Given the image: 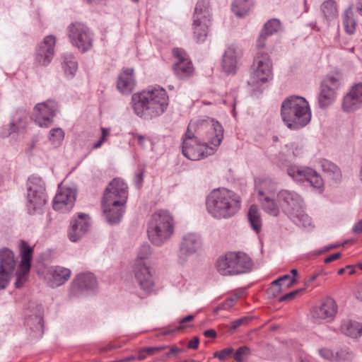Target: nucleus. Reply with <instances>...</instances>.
Here are the masks:
<instances>
[{
    "label": "nucleus",
    "mask_w": 362,
    "mask_h": 362,
    "mask_svg": "<svg viewBox=\"0 0 362 362\" xmlns=\"http://www.w3.org/2000/svg\"><path fill=\"white\" fill-rule=\"evenodd\" d=\"M168 100L165 90L160 86L135 93L132 97L135 114L145 119H150L163 114L167 109Z\"/></svg>",
    "instance_id": "nucleus-1"
},
{
    "label": "nucleus",
    "mask_w": 362,
    "mask_h": 362,
    "mask_svg": "<svg viewBox=\"0 0 362 362\" xmlns=\"http://www.w3.org/2000/svg\"><path fill=\"white\" fill-rule=\"evenodd\" d=\"M206 206L214 218L228 219L240 209L241 198L235 192L220 187L212 190L206 197Z\"/></svg>",
    "instance_id": "nucleus-2"
},
{
    "label": "nucleus",
    "mask_w": 362,
    "mask_h": 362,
    "mask_svg": "<svg viewBox=\"0 0 362 362\" xmlns=\"http://www.w3.org/2000/svg\"><path fill=\"white\" fill-rule=\"evenodd\" d=\"M281 115L288 128L299 129L306 126L311 119L308 102L303 97L292 95L281 103Z\"/></svg>",
    "instance_id": "nucleus-3"
},
{
    "label": "nucleus",
    "mask_w": 362,
    "mask_h": 362,
    "mask_svg": "<svg viewBox=\"0 0 362 362\" xmlns=\"http://www.w3.org/2000/svg\"><path fill=\"white\" fill-rule=\"evenodd\" d=\"M174 230L175 221L169 211L160 209L151 215L147 226V235L153 245H163L170 240Z\"/></svg>",
    "instance_id": "nucleus-4"
},
{
    "label": "nucleus",
    "mask_w": 362,
    "mask_h": 362,
    "mask_svg": "<svg viewBox=\"0 0 362 362\" xmlns=\"http://www.w3.org/2000/svg\"><path fill=\"white\" fill-rule=\"evenodd\" d=\"M192 124H194L196 134L207 146L206 155L214 154L223 139V128L221 124L211 118L199 120Z\"/></svg>",
    "instance_id": "nucleus-5"
},
{
    "label": "nucleus",
    "mask_w": 362,
    "mask_h": 362,
    "mask_svg": "<svg viewBox=\"0 0 362 362\" xmlns=\"http://www.w3.org/2000/svg\"><path fill=\"white\" fill-rule=\"evenodd\" d=\"M216 267L222 276L238 275L249 272L252 267V261L244 252H228L218 259Z\"/></svg>",
    "instance_id": "nucleus-6"
},
{
    "label": "nucleus",
    "mask_w": 362,
    "mask_h": 362,
    "mask_svg": "<svg viewBox=\"0 0 362 362\" xmlns=\"http://www.w3.org/2000/svg\"><path fill=\"white\" fill-rule=\"evenodd\" d=\"M151 255V246L147 243L143 244L139 250L133 269L136 282L147 293L151 292L154 286L153 274L146 262Z\"/></svg>",
    "instance_id": "nucleus-7"
},
{
    "label": "nucleus",
    "mask_w": 362,
    "mask_h": 362,
    "mask_svg": "<svg viewBox=\"0 0 362 362\" xmlns=\"http://www.w3.org/2000/svg\"><path fill=\"white\" fill-rule=\"evenodd\" d=\"M28 211L30 214H42L47 202L45 183L37 177H29L27 182Z\"/></svg>",
    "instance_id": "nucleus-8"
},
{
    "label": "nucleus",
    "mask_w": 362,
    "mask_h": 362,
    "mask_svg": "<svg viewBox=\"0 0 362 362\" xmlns=\"http://www.w3.org/2000/svg\"><path fill=\"white\" fill-rule=\"evenodd\" d=\"M194 124L190 122L182 137V152L184 156L192 160H198L206 155L207 146L203 143L194 129Z\"/></svg>",
    "instance_id": "nucleus-9"
},
{
    "label": "nucleus",
    "mask_w": 362,
    "mask_h": 362,
    "mask_svg": "<svg viewBox=\"0 0 362 362\" xmlns=\"http://www.w3.org/2000/svg\"><path fill=\"white\" fill-rule=\"evenodd\" d=\"M272 62L266 52H257L251 68V74L247 84L254 88L267 82L272 78Z\"/></svg>",
    "instance_id": "nucleus-10"
},
{
    "label": "nucleus",
    "mask_w": 362,
    "mask_h": 362,
    "mask_svg": "<svg viewBox=\"0 0 362 362\" xmlns=\"http://www.w3.org/2000/svg\"><path fill=\"white\" fill-rule=\"evenodd\" d=\"M210 16L209 1H199L194 8L192 24L194 37L197 42H204L206 40L211 23Z\"/></svg>",
    "instance_id": "nucleus-11"
},
{
    "label": "nucleus",
    "mask_w": 362,
    "mask_h": 362,
    "mask_svg": "<svg viewBox=\"0 0 362 362\" xmlns=\"http://www.w3.org/2000/svg\"><path fill=\"white\" fill-rule=\"evenodd\" d=\"M128 187L121 178H114L106 187L101 202L106 209L111 205L125 204L128 197Z\"/></svg>",
    "instance_id": "nucleus-12"
},
{
    "label": "nucleus",
    "mask_w": 362,
    "mask_h": 362,
    "mask_svg": "<svg viewBox=\"0 0 362 362\" xmlns=\"http://www.w3.org/2000/svg\"><path fill=\"white\" fill-rule=\"evenodd\" d=\"M68 32L71 43L82 52H86L92 47L93 35L83 23H71L68 28Z\"/></svg>",
    "instance_id": "nucleus-13"
},
{
    "label": "nucleus",
    "mask_w": 362,
    "mask_h": 362,
    "mask_svg": "<svg viewBox=\"0 0 362 362\" xmlns=\"http://www.w3.org/2000/svg\"><path fill=\"white\" fill-rule=\"evenodd\" d=\"M276 197L281 209L288 217L296 216V214L304 206L303 198L294 191L281 190Z\"/></svg>",
    "instance_id": "nucleus-14"
},
{
    "label": "nucleus",
    "mask_w": 362,
    "mask_h": 362,
    "mask_svg": "<svg viewBox=\"0 0 362 362\" xmlns=\"http://www.w3.org/2000/svg\"><path fill=\"white\" fill-rule=\"evenodd\" d=\"M21 269L16 273V279L15 281V286L16 288H21L28 280V273L30 269V261L33 252V248L28 245L23 240L19 243Z\"/></svg>",
    "instance_id": "nucleus-15"
},
{
    "label": "nucleus",
    "mask_w": 362,
    "mask_h": 362,
    "mask_svg": "<svg viewBox=\"0 0 362 362\" xmlns=\"http://www.w3.org/2000/svg\"><path fill=\"white\" fill-rule=\"evenodd\" d=\"M35 122L41 127H48L58 111V105L54 100L37 103L34 108Z\"/></svg>",
    "instance_id": "nucleus-16"
},
{
    "label": "nucleus",
    "mask_w": 362,
    "mask_h": 362,
    "mask_svg": "<svg viewBox=\"0 0 362 362\" xmlns=\"http://www.w3.org/2000/svg\"><path fill=\"white\" fill-rule=\"evenodd\" d=\"M76 199V190L71 187L59 185L53 202L54 210L62 213L69 212Z\"/></svg>",
    "instance_id": "nucleus-17"
},
{
    "label": "nucleus",
    "mask_w": 362,
    "mask_h": 362,
    "mask_svg": "<svg viewBox=\"0 0 362 362\" xmlns=\"http://www.w3.org/2000/svg\"><path fill=\"white\" fill-rule=\"evenodd\" d=\"M337 313L336 302L332 298H327L313 308L311 317L316 323L329 322L334 320Z\"/></svg>",
    "instance_id": "nucleus-18"
},
{
    "label": "nucleus",
    "mask_w": 362,
    "mask_h": 362,
    "mask_svg": "<svg viewBox=\"0 0 362 362\" xmlns=\"http://www.w3.org/2000/svg\"><path fill=\"white\" fill-rule=\"evenodd\" d=\"M243 51L236 44H230L226 49L221 60L223 71L228 75L235 74L238 70Z\"/></svg>",
    "instance_id": "nucleus-19"
},
{
    "label": "nucleus",
    "mask_w": 362,
    "mask_h": 362,
    "mask_svg": "<svg viewBox=\"0 0 362 362\" xmlns=\"http://www.w3.org/2000/svg\"><path fill=\"white\" fill-rule=\"evenodd\" d=\"M56 38L54 35L46 36L36 47L35 62L40 66H47L53 59Z\"/></svg>",
    "instance_id": "nucleus-20"
},
{
    "label": "nucleus",
    "mask_w": 362,
    "mask_h": 362,
    "mask_svg": "<svg viewBox=\"0 0 362 362\" xmlns=\"http://www.w3.org/2000/svg\"><path fill=\"white\" fill-rule=\"evenodd\" d=\"M98 285L96 277L90 272L78 274L74 279L71 288L70 296H79L84 292L94 290Z\"/></svg>",
    "instance_id": "nucleus-21"
},
{
    "label": "nucleus",
    "mask_w": 362,
    "mask_h": 362,
    "mask_svg": "<svg viewBox=\"0 0 362 362\" xmlns=\"http://www.w3.org/2000/svg\"><path fill=\"white\" fill-rule=\"evenodd\" d=\"M202 247V240L196 233L185 235L180 243L179 262L183 264L187 257L196 253Z\"/></svg>",
    "instance_id": "nucleus-22"
},
{
    "label": "nucleus",
    "mask_w": 362,
    "mask_h": 362,
    "mask_svg": "<svg viewBox=\"0 0 362 362\" xmlns=\"http://www.w3.org/2000/svg\"><path fill=\"white\" fill-rule=\"evenodd\" d=\"M173 54L177 62H175L173 70L175 74L179 78H186L190 76L193 72L192 62L187 58L185 52L180 48H175L173 50Z\"/></svg>",
    "instance_id": "nucleus-23"
},
{
    "label": "nucleus",
    "mask_w": 362,
    "mask_h": 362,
    "mask_svg": "<svg viewBox=\"0 0 362 362\" xmlns=\"http://www.w3.org/2000/svg\"><path fill=\"white\" fill-rule=\"evenodd\" d=\"M90 226V217L84 213H79L76 218L71 221L69 238L71 242L78 241L88 230Z\"/></svg>",
    "instance_id": "nucleus-24"
},
{
    "label": "nucleus",
    "mask_w": 362,
    "mask_h": 362,
    "mask_svg": "<svg viewBox=\"0 0 362 362\" xmlns=\"http://www.w3.org/2000/svg\"><path fill=\"white\" fill-rule=\"evenodd\" d=\"M362 105V83L355 84L344 95L342 103L344 111L350 112Z\"/></svg>",
    "instance_id": "nucleus-25"
},
{
    "label": "nucleus",
    "mask_w": 362,
    "mask_h": 362,
    "mask_svg": "<svg viewBox=\"0 0 362 362\" xmlns=\"http://www.w3.org/2000/svg\"><path fill=\"white\" fill-rule=\"evenodd\" d=\"M33 313L30 315L25 320V324L35 333L36 337H41L43 334V313L42 305H36L33 308Z\"/></svg>",
    "instance_id": "nucleus-26"
},
{
    "label": "nucleus",
    "mask_w": 362,
    "mask_h": 362,
    "mask_svg": "<svg viewBox=\"0 0 362 362\" xmlns=\"http://www.w3.org/2000/svg\"><path fill=\"white\" fill-rule=\"evenodd\" d=\"M134 69L132 68L124 69L118 77L117 89L122 93L129 94L134 90Z\"/></svg>",
    "instance_id": "nucleus-27"
},
{
    "label": "nucleus",
    "mask_w": 362,
    "mask_h": 362,
    "mask_svg": "<svg viewBox=\"0 0 362 362\" xmlns=\"http://www.w3.org/2000/svg\"><path fill=\"white\" fill-rule=\"evenodd\" d=\"M28 116L25 110H18L13 117L12 121L8 125L7 132L1 133L2 136L6 137L12 133L18 132L21 129L25 127L28 122Z\"/></svg>",
    "instance_id": "nucleus-28"
},
{
    "label": "nucleus",
    "mask_w": 362,
    "mask_h": 362,
    "mask_svg": "<svg viewBox=\"0 0 362 362\" xmlns=\"http://www.w3.org/2000/svg\"><path fill=\"white\" fill-rule=\"evenodd\" d=\"M258 199L266 213L275 217L279 215L281 208L279 204H278L262 189L258 190Z\"/></svg>",
    "instance_id": "nucleus-29"
},
{
    "label": "nucleus",
    "mask_w": 362,
    "mask_h": 362,
    "mask_svg": "<svg viewBox=\"0 0 362 362\" xmlns=\"http://www.w3.org/2000/svg\"><path fill=\"white\" fill-rule=\"evenodd\" d=\"M16 267L15 256L10 249L0 250V269L13 275Z\"/></svg>",
    "instance_id": "nucleus-30"
},
{
    "label": "nucleus",
    "mask_w": 362,
    "mask_h": 362,
    "mask_svg": "<svg viewBox=\"0 0 362 362\" xmlns=\"http://www.w3.org/2000/svg\"><path fill=\"white\" fill-rule=\"evenodd\" d=\"M50 276L49 281L51 286L57 287L68 281L71 276V271L69 269L57 266L50 270Z\"/></svg>",
    "instance_id": "nucleus-31"
},
{
    "label": "nucleus",
    "mask_w": 362,
    "mask_h": 362,
    "mask_svg": "<svg viewBox=\"0 0 362 362\" xmlns=\"http://www.w3.org/2000/svg\"><path fill=\"white\" fill-rule=\"evenodd\" d=\"M101 204L103 214L110 224H116L121 221L125 204H118L117 206L110 204L109 209H106L103 202H101Z\"/></svg>",
    "instance_id": "nucleus-32"
},
{
    "label": "nucleus",
    "mask_w": 362,
    "mask_h": 362,
    "mask_svg": "<svg viewBox=\"0 0 362 362\" xmlns=\"http://www.w3.org/2000/svg\"><path fill=\"white\" fill-rule=\"evenodd\" d=\"M343 334L352 338L362 336V324L351 320L344 321L341 325Z\"/></svg>",
    "instance_id": "nucleus-33"
},
{
    "label": "nucleus",
    "mask_w": 362,
    "mask_h": 362,
    "mask_svg": "<svg viewBox=\"0 0 362 362\" xmlns=\"http://www.w3.org/2000/svg\"><path fill=\"white\" fill-rule=\"evenodd\" d=\"M307 170L305 182H308L313 188L317 190L318 192L322 193L325 186L322 177L313 168H309Z\"/></svg>",
    "instance_id": "nucleus-34"
},
{
    "label": "nucleus",
    "mask_w": 362,
    "mask_h": 362,
    "mask_svg": "<svg viewBox=\"0 0 362 362\" xmlns=\"http://www.w3.org/2000/svg\"><path fill=\"white\" fill-rule=\"evenodd\" d=\"M247 216L252 229L257 233H259L262 229V217L258 207L255 205H252L249 209Z\"/></svg>",
    "instance_id": "nucleus-35"
},
{
    "label": "nucleus",
    "mask_w": 362,
    "mask_h": 362,
    "mask_svg": "<svg viewBox=\"0 0 362 362\" xmlns=\"http://www.w3.org/2000/svg\"><path fill=\"white\" fill-rule=\"evenodd\" d=\"M62 66L65 74L70 76L74 77L78 69V63L75 57L69 53L64 54L62 56Z\"/></svg>",
    "instance_id": "nucleus-36"
},
{
    "label": "nucleus",
    "mask_w": 362,
    "mask_h": 362,
    "mask_svg": "<svg viewBox=\"0 0 362 362\" xmlns=\"http://www.w3.org/2000/svg\"><path fill=\"white\" fill-rule=\"evenodd\" d=\"M252 6L251 0H233L232 11L237 16L244 17L249 13Z\"/></svg>",
    "instance_id": "nucleus-37"
},
{
    "label": "nucleus",
    "mask_w": 362,
    "mask_h": 362,
    "mask_svg": "<svg viewBox=\"0 0 362 362\" xmlns=\"http://www.w3.org/2000/svg\"><path fill=\"white\" fill-rule=\"evenodd\" d=\"M308 168L309 167L292 165L287 168V173L296 182L304 183Z\"/></svg>",
    "instance_id": "nucleus-38"
},
{
    "label": "nucleus",
    "mask_w": 362,
    "mask_h": 362,
    "mask_svg": "<svg viewBox=\"0 0 362 362\" xmlns=\"http://www.w3.org/2000/svg\"><path fill=\"white\" fill-rule=\"evenodd\" d=\"M336 96L337 95L334 92L321 87L318 95L319 107L322 109L327 107L334 101Z\"/></svg>",
    "instance_id": "nucleus-39"
},
{
    "label": "nucleus",
    "mask_w": 362,
    "mask_h": 362,
    "mask_svg": "<svg viewBox=\"0 0 362 362\" xmlns=\"http://www.w3.org/2000/svg\"><path fill=\"white\" fill-rule=\"evenodd\" d=\"M321 11L327 22L334 20L337 16L336 3L332 0L325 1L321 6Z\"/></svg>",
    "instance_id": "nucleus-40"
},
{
    "label": "nucleus",
    "mask_w": 362,
    "mask_h": 362,
    "mask_svg": "<svg viewBox=\"0 0 362 362\" xmlns=\"http://www.w3.org/2000/svg\"><path fill=\"white\" fill-rule=\"evenodd\" d=\"M322 170L327 174L333 180H339L341 177V171L339 168L333 163L328 160H322L320 161Z\"/></svg>",
    "instance_id": "nucleus-41"
},
{
    "label": "nucleus",
    "mask_w": 362,
    "mask_h": 362,
    "mask_svg": "<svg viewBox=\"0 0 362 362\" xmlns=\"http://www.w3.org/2000/svg\"><path fill=\"white\" fill-rule=\"evenodd\" d=\"M296 216L288 218L296 225L301 226L304 228L311 226L312 221L309 216L305 212L304 206L300 209V211L296 214Z\"/></svg>",
    "instance_id": "nucleus-42"
},
{
    "label": "nucleus",
    "mask_w": 362,
    "mask_h": 362,
    "mask_svg": "<svg viewBox=\"0 0 362 362\" xmlns=\"http://www.w3.org/2000/svg\"><path fill=\"white\" fill-rule=\"evenodd\" d=\"M343 24L345 30L349 34H353L356 30V22L353 18V13L351 8H349L344 13Z\"/></svg>",
    "instance_id": "nucleus-43"
},
{
    "label": "nucleus",
    "mask_w": 362,
    "mask_h": 362,
    "mask_svg": "<svg viewBox=\"0 0 362 362\" xmlns=\"http://www.w3.org/2000/svg\"><path fill=\"white\" fill-rule=\"evenodd\" d=\"M340 86L341 83L339 79L334 76H327L321 84V87L334 92L336 94Z\"/></svg>",
    "instance_id": "nucleus-44"
},
{
    "label": "nucleus",
    "mask_w": 362,
    "mask_h": 362,
    "mask_svg": "<svg viewBox=\"0 0 362 362\" xmlns=\"http://www.w3.org/2000/svg\"><path fill=\"white\" fill-rule=\"evenodd\" d=\"M64 132L61 128H53L49 132V140L54 147L59 146L64 140Z\"/></svg>",
    "instance_id": "nucleus-45"
},
{
    "label": "nucleus",
    "mask_w": 362,
    "mask_h": 362,
    "mask_svg": "<svg viewBox=\"0 0 362 362\" xmlns=\"http://www.w3.org/2000/svg\"><path fill=\"white\" fill-rule=\"evenodd\" d=\"M281 28V23L276 18H272L269 20L263 28L264 32L267 34V35H272L273 34L277 33Z\"/></svg>",
    "instance_id": "nucleus-46"
},
{
    "label": "nucleus",
    "mask_w": 362,
    "mask_h": 362,
    "mask_svg": "<svg viewBox=\"0 0 362 362\" xmlns=\"http://www.w3.org/2000/svg\"><path fill=\"white\" fill-rule=\"evenodd\" d=\"M286 148L287 153L291 154L293 158H298L303 155V146L296 142H293L288 144L285 146Z\"/></svg>",
    "instance_id": "nucleus-47"
},
{
    "label": "nucleus",
    "mask_w": 362,
    "mask_h": 362,
    "mask_svg": "<svg viewBox=\"0 0 362 362\" xmlns=\"http://www.w3.org/2000/svg\"><path fill=\"white\" fill-rule=\"evenodd\" d=\"M250 355V349L248 346H243L233 354V358L237 362H245Z\"/></svg>",
    "instance_id": "nucleus-48"
},
{
    "label": "nucleus",
    "mask_w": 362,
    "mask_h": 362,
    "mask_svg": "<svg viewBox=\"0 0 362 362\" xmlns=\"http://www.w3.org/2000/svg\"><path fill=\"white\" fill-rule=\"evenodd\" d=\"M12 277V274L0 269V290L7 287Z\"/></svg>",
    "instance_id": "nucleus-49"
},
{
    "label": "nucleus",
    "mask_w": 362,
    "mask_h": 362,
    "mask_svg": "<svg viewBox=\"0 0 362 362\" xmlns=\"http://www.w3.org/2000/svg\"><path fill=\"white\" fill-rule=\"evenodd\" d=\"M233 353V349L232 347H228L222 349L220 351H216L214 354L215 358H218L221 361H225L230 357Z\"/></svg>",
    "instance_id": "nucleus-50"
},
{
    "label": "nucleus",
    "mask_w": 362,
    "mask_h": 362,
    "mask_svg": "<svg viewBox=\"0 0 362 362\" xmlns=\"http://www.w3.org/2000/svg\"><path fill=\"white\" fill-rule=\"evenodd\" d=\"M268 37L269 35H267L265 32H264V30H262L257 40L256 46L258 49L257 52H263L262 49L264 48L265 42Z\"/></svg>",
    "instance_id": "nucleus-51"
},
{
    "label": "nucleus",
    "mask_w": 362,
    "mask_h": 362,
    "mask_svg": "<svg viewBox=\"0 0 362 362\" xmlns=\"http://www.w3.org/2000/svg\"><path fill=\"white\" fill-rule=\"evenodd\" d=\"M280 283H274V281H272V286L267 289V293L268 295L275 297L278 294H279L281 291V287Z\"/></svg>",
    "instance_id": "nucleus-52"
},
{
    "label": "nucleus",
    "mask_w": 362,
    "mask_h": 362,
    "mask_svg": "<svg viewBox=\"0 0 362 362\" xmlns=\"http://www.w3.org/2000/svg\"><path fill=\"white\" fill-rule=\"evenodd\" d=\"M250 320V317H241L240 319H238V320H234L233 322H232L230 323V325H229V328H230V329H235L238 327H239L240 326H241L242 325L247 322Z\"/></svg>",
    "instance_id": "nucleus-53"
},
{
    "label": "nucleus",
    "mask_w": 362,
    "mask_h": 362,
    "mask_svg": "<svg viewBox=\"0 0 362 362\" xmlns=\"http://www.w3.org/2000/svg\"><path fill=\"white\" fill-rule=\"evenodd\" d=\"M319 354L321 357L327 360H332L335 358V354L330 349L323 348L319 350Z\"/></svg>",
    "instance_id": "nucleus-54"
},
{
    "label": "nucleus",
    "mask_w": 362,
    "mask_h": 362,
    "mask_svg": "<svg viewBox=\"0 0 362 362\" xmlns=\"http://www.w3.org/2000/svg\"><path fill=\"white\" fill-rule=\"evenodd\" d=\"M303 290V288H300V289H296V290H294L290 293H288L284 296H282L280 298H279V301L280 302H283V301H286V300H292L293 299L297 294H298L300 292H301Z\"/></svg>",
    "instance_id": "nucleus-55"
},
{
    "label": "nucleus",
    "mask_w": 362,
    "mask_h": 362,
    "mask_svg": "<svg viewBox=\"0 0 362 362\" xmlns=\"http://www.w3.org/2000/svg\"><path fill=\"white\" fill-rule=\"evenodd\" d=\"M238 296H233L229 298H228L224 302L221 303V306L223 307V310H227L232 306H233L235 302L237 300Z\"/></svg>",
    "instance_id": "nucleus-56"
},
{
    "label": "nucleus",
    "mask_w": 362,
    "mask_h": 362,
    "mask_svg": "<svg viewBox=\"0 0 362 362\" xmlns=\"http://www.w3.org/2000/svg\"><path fill=\"white\" fill-rule=\"evenodd\" d=\"M144 178V171L139 170L136 172L134 177V183L137 188H140Z\"/></svg>",
    "instance_id": "nucleus-57"
},
{
    "label": "nucleus",
    "mask_w": 362,
    "mask_h": 362,
    "mask_svg": "<svg viewBox=\"0 0 362 362\" xmlns=\"http://www.w3.org/2000/svg\"><path fill=\"white\" fill-rule=\"evenodd\" d=\"M166 348V346L147 347L144 349L143 351L147 353L148 355H153L156 351H160L165 349Z\"/></svg>",
    "instance_id": "nucleus-58"
},
{
    "label": "nucleus",
    "mask_w": 362,
    "mask_h": 362,
    "mask_svg": "<svg viewBox=\"0 0 362 362\" xmlns=\"http://www.w3.org/2000/svg\"><path fill=\"white\" fill-rule=\"evenodd\" d=\"M289 279L290 280V282L289 284H288V287H290L291 286H292L293 284H295L296 282V279L295 278H291L290 275L288 274H286V275H284L281 277H279V279L274 280V283H281L282 281H285V280H288Z\"/></svg>",
    "instance_id": "nucleus-59"
},
{
    "label": "nucleus",
    "mask_w": 362,
    "mask_h": 362,
    "mask_svg": "<svg viewBox=\"0 0 362 362\" xmlns=\"http://www.w3.org/2000/svg\"><path fill=\"white\" fill-rule=\"evenodd\" d=\"M199 339L198 337H194L188 343V348L192 349H197L199 346Z\"/></svg>",
    "instance_id": "nucleus-60"
},
{
    "label": "nucleus",
    "mask_w": 362,
    "mask_h": 362,
    "mask_svg": "<svg viewBox=\"0 0 362 362\" xmlns=\"http://www.w3.org/2000/svg\"><path fill=\"white\" fill-rule=\"evenodd\" d=\"M340 257H341V253L340 252L334 253L333 255H329L327 258H325V263H329V262H331L332 261H334V260L339 259Z\"/></svg>",
    "instance_id": "nucleus-61"
},
{
    "label": "nucleus",
    "mask_w": 362,
    "mask_h": 362,
    "mask_svg": "<svg viewBox=\"0 0 362 362\" xmlns=\"http://www.w3.org/2000/svg\"><path fill=\"white\" fill-rule=\"evenodd\" d=\"M353 232L355 233H362V219L360 220L353 228Z\"/></svg>",
    "instance_id": "nucleus-62"
},
{
    "label": "nucleus",
    "mask_w": 362,
    "mask_h": 362,
    "mask_svg": "<svg viewBox=\"0 0 362 362\" xmlns=\"http://www.w3.org/2000/svg\"><path fill=\"white\" fill-rule=\"evenodd\" d=\"M181 351V349L177 346H172L170 351L165 354L166 357H169L172 354H177Z\"/></svg>",
    "instance_id": "nucleus-63"
},
{
    "label": "nucleus",
    "mask_w": 362,
    "mask_h": 362,
    "mask_svg": "<svg viewBox=\"0 0 362 362\" xmlns=\"http://www.w3.org/2000/svg\"><path fill=\"white\" fill-rule=\"evenodd\" d=\"M204 335L206 337H212V338H215L216 337V332L214 329H207L206 331H204Z\"/></svg>",
    "instance_id": "nucleus-64"
}]
</instances>
